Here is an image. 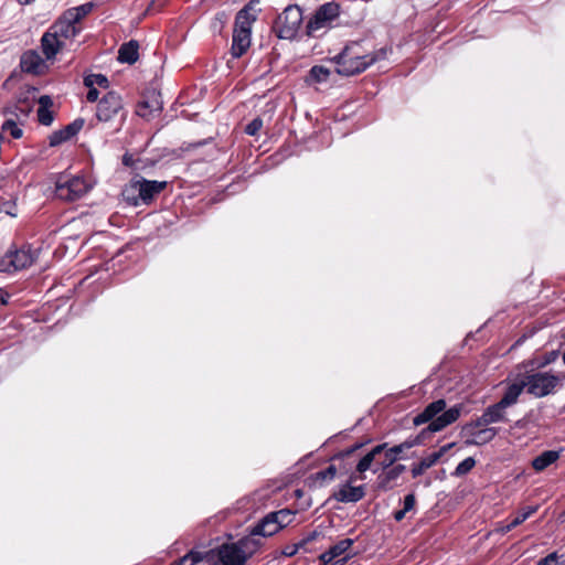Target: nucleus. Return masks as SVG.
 Listing matches in <instances>:
<instances>
[{"mask_svg":"<svg viewBox=\"0 0 565 565\" xmlns=\"http://www.w3.org/2000/svg\"><path fill=\"white\" fill-rule=\"evenodd\" d=\"M39 109H38V119L40 124L44 126H50L53 122V113L50 108L53 106V100L49 95L40 96L39 100Z\"/></svg>","mask_w":565,"mask_h":565,"instance_id":"5701e85b","label":"nucleus"},{"mask_svg":"<svg viewBox=\"0 0 565 565\" xmlns=\"http://www.w3.org/2000/svg\"><path fill=\"white\" fill-rule=\"evenodd\" d=\"M563 363L565 364V352L562 354Z\"/></svg>","mask_w":565,"mask_h":565,"instance_id":"4d7b16f0","label":"nucleus"},{"mask_svg":"<svg viewBox=\"0 0 565 565\" xmlns=\"http://www.w3.org/2000/svg\"><path fill=\"white\" fill-rule=\"evenodd\" d=\"M438 461V455H434L433 452L426 457H424L418 463L413 465L412 476L413 478H417L422 476L427 469L433 467Z\"/></svg>","mask_w":565,"mask_h":565,"instance_id":"c756f323","label":"nucleus"},{"mask_svg":"<svg viewBox=\"0 0 565 565\" xmlns=\"http://www.w3.org/2000/svg\"><path fill=\"white\" fill-rule=\"evenodd\" d=\"M2 131L9 132L13 139L22 137L23 131L13 119H8L2 125Z\"/></svg>","mask_w":565,"mask_h":565,"instance_id":"72a5a7b5","label":"nucleus"},{"mask_svg":"<svg viewBox=\"0 0 565 565\" xmlns=\"http://www.w3.org/2000/svg\"><path fill=\"white\" fill-rule=\"evenodd\" d=\"M327 565H330V564H327Z\"/></svg>","mask_w":565,"mask_h":565,"instance_id":"052dcab7","label":"nucleus"},{"mask_svg":"<svg viewBox=\"0 0 565 565\" xmlns=\"http://www.w3.org/2000/svg\"><path fill=\"white\" fill-rule=\"evenodd\" d=\"M90 184L81 177H60L55 183V195L64 201L73 202L83 198Z\"/></svg>","mask_w":565,"mask_h":565,"instance_id":"1a4fd4ad","label":"nucleus"},{"mask_svg":"<svg viewBox=\"0 0 565 565\" xmlns=\"http://www.w3.org/2000/svg\"><path fill=\"white\" fill-rule=\"evenodd\" d=\"M406 513H407V512H406V511H404V509L398 510V511H395V512H394V519H395V521H396V522H401V521L405 518Z\"/></svg>","mask_w":565,"mask_h":565,"instance_id":"3c124183","label":"nucleus"},{"mask_svg":"<svg viewBox=\"0 0 565 565\" xmlns=\"http://www.w3.org/2000/svg\"><path fill=\"white\" fill-rule=\"evenodd\" d=\"M6 302H7L6 298L3 297V295H1V296H0V303H1V305H3V303H6Z\"/></svg>","mask_w":565,"mask_h":565,"instance_id":"864d4df0","label":"nucleus"},{"mask_svg":"<svg viewBox=\"0 0 565 565\" xmlns=\"http://www.w3.org/2000/svg\"><path fill=\"white\" fill-rule=\"evenodd\" d=\"M387 443H383L380 445H376L372 448L371 451H369L365 456H363L360 461L356 465V472L360 475L364 473L366 470L371 468L372 462L374 461L375 457L384 451L386 449Z\"/></svg>","mask_w":565,"mask_h":565,"instance_id":"393cba45","label":"nucleus"},{"mask_svg":"<svg viewBox=\"0 0 565 565\" xmlns=\"http://www.w3.org/2000/svg\"><path fill=\"white\" fill-rule=\"evenodd\" d=\"M273 513L277 521H279L280 529L290 524L294 518V512L289 509H281L279 511H274Z\"/></svg>","mask_w":565,"mask_h":565,"instance_id":"473e14b6","label":"nucleus"},{"mask_svg":"<svg viewBox=\"0 0 565 565\" xmlns=\"http://www.w3.org/2000/svg\"><path fill=\"white\" fill-rule=\"evenodd\" d=\"M340 14V6L335 2H327L320 6L306 25L308 36H317L322 29L330 26L331 22Z\"/></svg>","mask_w":565,"mask_h":565,"instance_id":"9d476101","label":"nucleus"},{"mask_svg":"<svg viewBox=\"0 0 565 565\" xmlns=\"http://www.w3.org/2000/svg\"><path fill=\"white\" fill-rule=\"evenodd\" d=\"M462 406L455 405L449 408L446 413H444L440 417L435 419L430 425L424 428L417 436L407 438L403 443L395 445L393 447H386L384 449L383 459L379 462L383 470L394 466V463L402 458V454L405 450H408L415 446L422 445L426 438H428L433 433H437L443 430L448 425L455 423L461 414Z\"/></svg>","mask_w":565,"mask_h":565,"instance_id":"7ed1b4c3","label":"nucleus"},{"mask_svg":"<svg viewBox=\"0 0 565 565\" xmlns=\"http://www.w3.org/2000/svg\"><path fill=\"white\" fill-rule=\"evenodd\" d=\"M49 29L65 43L75 39L82 31L79 25L66 18V13H63Z\"/></svg>","mask_w":565,"mask_h":565,"instance_id":"4468645a","label":"nucleus"},{"mask_svg":"<svg viewBox=\"0 0 565 565\" xmlns=\"http://www.w3.org/2000/svg\"><path fill=\"white\" fill-rule=\"evenodd\" d=\"M330 71L324 66L316 65L310 70V76L316 82H324L328 79Z\"/></svg>","mask_w":565,"mask_h":565,"instance_id":"c9c22d12","label":"nucleus"},{"mask_svg":"<svg viewBox=\"0 0 565 565\" xmlns=\"http://www.w3.org/2000/svg\"><path fill=\"white\" fill-rule=\"evenodd\" d=\"M302 548L301 547V544L296 543V544H291V545H287L282 548L281 551V554L286 557H292L297 554V552Z\"/></svg>","mask_w":565,"mask_h":565,"instance_id":"a19ab883","label":"nucleus"},{"mask_svg":"<svg viewBox=\"0 0 565 565\" xmlns=\"http://www.w3.org/2000/svg\"><path fill=\"white\" fill-rule=\"evenodd\" d=\"M363 446H364L363 443L354 444L353 446L347 448L345 450H342V451L335 454L333 456V459H344V458L351 456L352 454H354L356 450H359Z\"/></svg>","mask_w":565,"mask_h":565,"instance_id":"58836bf2","label":"nucleus"},{"mask_svg":"<svg viewBox=\"0 0 565 565\" xmlns=\"http://www.w3.org/2000/svg\"><path fill=\"white\" fill-rule=\"evenodd\" d=\"M259 1L250 0L236 14L231 53L233 57L243 56L250 46L252 25L257 20Z\"/></svg>","mask_w":565,"mask_h":565,"instance_id":"20e7f679","label":"nucleus"},{"mask_svg":"<svg viewBox=\"0 0 565 565\" xmlns=\"http://www.w3.org/2000/svg\"><path fill=\"white\" fill-rule=\"evenodd\" d=\"M122 163L126 166V167H131L134 164V159H132V156L129 154V153H125L122 156Z\"/></svg>","mask_w":565,"mask_h":565,"instance_id":"8fccbe9b","label":"nucleus"},{"mask_svg":"<svg viewBox=\"0 0 565 565\" xmlns=\"http://www.w3.org/2000/svg\"><path fill=\"white\" fill-rule=\"evenodd\" d=\"M89 89H88V93L86 95V99L89 102V103H95L97 99H98V96H99V92L96 89V87H93V86H87Z\"/></svg>","mask_w":565,"mask_h":565,"instance_id":"49530a36","label":"nucleus"},{"mask_svg":"<svg viewBox=\"0 0 565 565\" xmlns=\"http://www.w3.org/2000/svg\"><path fill=\"white\" fill-rule=\"evenodd\" d=\"M539 507H526L520 511L516 516L507 525H502L498 529V532L501 534H507L512 529L522 524L525 520H527L533 513L537 511Z\"/></svg>","mask_w":565,"mask_h":565,"instance_id":"a878e982","label":"nucleus"},{"mask_svg":"<svg viewBox=\"0 0 565 565\" xmlns=\"http://www.w3.org/2000/svg\"><path fill=\"white\" fill-rule=\"evenodd\" d=\"M7 214L14 216L15 214L11 210H6Z\"/></svg>","mask_w":565,"mask_h":565,"instance_id":"5fc2aeb1","label":"nucleus"},{"mask_svg":"<svg viewBox=\"0 0 565 565\" xmlns=\"http://www.w3.org/2000/svg\"><path fill=\"white\" fill-rule=\"evenodd\" d=\"M525 388L523 377L521 376L519 381L508 384L499 402L509 408L518 403L519 397Z\"/></svg>","mask_w":565,"mask_h":565,"instance_id":"412c9836","label":"nucleus"},{"mask_svg":"<svg viewBox=\"0 0 565 565\" xmlns=\"http://www.w3.org/2000/svg\"><path fill=\"white\" fill-rule=\"evenodd\" d=\"M94 6V2H86L78 7L67 9L64 13H66V18L79 25L82 19L92 12Z\"/></svg>","mask_w":565,"mask_h":565,"instance_id":"c85d7f7f","label":"nucleus"},{"mask_svg":"<svg viewBox=\"0 0 565 565\" xmlns=\"http://www.w3.org/2000/svg\"><path fill=\"white\" fill-rule=\"evenodd\" d=\"M353 543L352 539H343L322 553L319 558L323 565H327L333 559L347 555L345 553L352 547Z\"/></svg>","mask_w":565,"mask_h":565,"instance_id":"aec40b11","label":"nucleus"},{"mask_svg":"<svg viewBox=\"0 0 565 565\" xmlns=\"http://www.w3.org/2000/svg\"><path fill=\"white\" fill-rule=\"evenodd\" d=\"M160 110L161 104L154 95L151 97H143L136 107V114L145 119H150L156 113H159Z\"/></svg>","mask_w":565,"mask_h":565,"instance_id":"4be33fe9","label":"nucleus"},{"mask_svg":"<svg viewBox=\"0 0 565 565\" xmlns=\"http://www.w3.org/2000/svg\"><path fill=\"white\" fill-rule=\"evenodd\" d=\"M426 423H429V425H430L433 423V418L430 417L428 412H426V409L424 408V411L422 413L417 414L414 417L413 424L415 426H419V425H423V424H426Z\"/></svg>","mask_w":565,"mask_h":565,"instance_id":"ea45409f","label":"nucleus"},{"mask_svg":"<svg viewBox=\"0 0 565 565\" xmlns=\"http://www.w3.org/2000/svg\"><path fill=\"white\" fill-rule=\"evenodd\" d=\"M84 85L93 87L97 85L99 87L107 88L109 86V81L103 74H89L84 77Z\"/></svg>","mask_w":565,"mask_h":565,"instance_id":"2f4dec72","label":"nucleus"},{"mask_svg":"<svg viewBox=\"0 0 565 565\" xmlns=\"http://www.w3.org/2000/svg\"><path fill=\"white\" fill-rule=\"evenodd\" d=\"M337 475V468L330 465L327 469L318 471L316 473V480H333Z\"/></svg>","mask_w":565,"mask_h":565,"instance_id":"e433bc0d","label":"nucleus"},{"mask_svg":"<svg viewBox=\"0 0 565 565\" xmlns=\"http://www.w3.org/2000/svg\"><path fill=\"white\" fill-rule=\"evenodd\" d=\"M321 535L318 531L310 532L307 536H305L301 541H299V544H301V547H305L308 543L317 540Z\"/></svg>","mask_w":565,"mask_h":565,"instance_id":"a18cd8bd","label":"nucleus"},{"mask_svg":"<svg viewBox=\"0 0 565 565\" xmlns=\"http://www.w3.org/2000/svg\"><path fill=\"white\" fill-rule=\"evenodd\" d=\"M415 503H416L415 495L413 493L407 494L404 498V508H403L404 511L408 512V511L413 510L415 507Z\"/></svg>","mask_w":565,"mask_h":565,"instance_id":"c03bdc74","label":"nucleus"},{"mask_svg":"<svg viewBox=\"0 0 565 565\" xmlns=\"http://www.w3.org/2000/svg\"><path fill=\"white\" fill-rule=\"evenodd\" d=\"M476 466V460L472 457L463 459L455 469L454 475L457 477L468 473Z\"/></svg>","mask_w":565,"mask_h":565,"instance_id":"f704fd0d","label":"nucleus"},{"mask_svg":"<svg viewBox=\"0 0 565 565\" xmlns=\"http://www.w3.org/2000/svg\"><path fill=\"white\" fill-rule=\"evenodd\" d=\"M461 434L467 437L466 445H484L490 443L498 429L494 427H487V425H477V419L462 427Z\"/></svg>","mask_w":565,"mask_h":565,"instance_id":"f8f14e48","label":"nucleus"},{"mask_svg":"<svg viewBox=\"0 0 565 565\" xmlns=\"http://www.w3.org/2000/svg\"><path fill=\"white\" fill-rule=\"evenodd\" d=\"M406 466L395 465L383 470L377 476V488L382 491H388L395 487V481L405 472Z\"/></svg>","mask_w":565,"mask_h":565,"instance_id":"a211bd4d","label":"nucleus"},{"mask_svg":"<svg viewBox=\"0 0 565 565\" xmlns=\"http://www.w3.org/2000/svg\"><path fill=\"white\" fill-rule=\"evenodd\" d=\"M455 446V443L447 444L439 448L438 451L433 452L434 455H438V460L452 447Z\"/></svg>","mask_w":565,"mask_h":565,"instance_id":"de8ad7c7","label":"nucleus"},{"mask_svg":"<svg viewBox=\"0 0 565 565\" xmlns=\"http://www.w3.org/2000/svg\"><path fill=\"white\" fill-rule=\"evenodd\" d=\"M558 354H559V352L557 350L545 353L540 366L544 367V366L555 362L556 359L558 358Z\"/></svg>","mask_w":565,"mask_h":565,"instance_id":"37998d69","label":"nucleus"},{"mask_svg":"<svg viewBox=\"0 0 565 565\" xmlns=\"http://www.w3.org/2000/svg\"><path fill=\"white\" fill-rule=\"evenodd\" d=\"M426 412L430 415L433 418V422L440 417L444 413H446L448 409H446V401L445 399H437L435 402H431L425 407Z\"/></svg>","mask_w":565,"mask_h":565,"instance_id":"7c9ffc66","label":"nucleus"},{"mask_svg":"<svg viewBox=\"0 0 565 565\" xmlns=\"http://www.w3.org/2000/svg\"><path fill=\"white\" fill-rule=\"evenodd\" d=\"M558 555L556 552L548 554L547 556L541 558L536 565H557Z\"/></svg>","mask_w":565,"mask_h":565,"instance_id":"79ce46f5","label":"nucleus"},{"mask_svg":"<svg viewBox=\"0 0 565 565\" xmlns=\"http://www.w3.org/2000/svg\"><path fill=\"white\" fill-rule=\"evenodd\" d=\"M170 565H177V561L172 562Z\"/></svg>","mask_w":565,"mask_h":565,"instance_id":"bf43d9fd","label":"nucleus"},{"mask_svg":"<svg viewBox=\"0 0 565 565\" xmlns=\"http://www.w3.org/2000/svg\"><path fill=\"white\" fill-rule=\"evenodd\" d=\"M167 185V182L159 181H149L143 178L138 180H132L130 183L124 189L122 196L125 200L137 206L139 202L149 203L154 198V195L159 194Z\"/></svg>","mask_w":565,"mask_h":565,"instance_id":"423d86ee","label":"nucleus"},{"mask_svg":"<svg viewBox=\"0 0 565 565\" xmlns=\"http://www.w3.org/2000/svg\"><path fill=\"white\" fill-rule=\"evenodd\" d=\"M358 479L363 480L364 477L352 473L345 484L341 486L338 491L333 493V499L342 503H355L362 500L365 495V486H352V482Z\"/></svg>","mask_w":565,"mask_h":565,"instance_id":"ddd939ff","label":"nucleus"},{"mask_svg":"<svg viewBox=\"0 0 565 565\" xmlns=\"http://www.w3.org/2000/svg\"><path fill=\"white\" fill-rule=\"evenodd\" d=\"M302 23V11L300 7L290 4L277 17L274 22V33L282 40H292Z\"/></svg>","mask_w":565,"mask_h":565,"instance_id":"0eeeda50","label":"nucleus"},{"mask_svg":"<svg viewBox=\"0 0 565 565\" xmlns=\"http://www.w3.org/2000/svg\"><path fill=\"white\" fill-rule=\"evenodd\" d=\"M351 557L350 554H347L344 556H341V557H338L335 559H333L331 563H329L330 565H343L349 558Z\"/></svg>","mask_w":565,"mask_h":565,"instance_id":"09e8293b","label":"nucleus"},{"mask_svg":"<svg viewBox=\"0 0 565 565\" xmlns=\"http://www.w3.org/2000/svg\"><path fill=\"white\" fill-rule=\"evenodd\" d=\"M263 128V120L257 117L254 118L246 127L245 132L249 136H256L258 131Z\"/></svg>","mask_w":565,"mask_h":565,"instance_id":"4c0bfd02","label":"nucleus"},{"mask_svg":"<svg viewBox=\"0 0 565 565\" xmlns=\"http://www.w3.org/2000/svg\"><path fill=\"white\" fill-rule=\"evenodd\" d=\"M561 518H563L565 520V510L563 511V513L561 514Z\"/></svg>","mask_w":565,"mask_h":565,"instance_id":"13d9d810","label":"nucleus"},{"mask_svg":"<svg viewBox=\"0 0 565 565\" xmlns=\"http://www.w3.org/2000/svg\"><path fill=\"white\" fill-rule=\"evenodd\" d=\"M66 46V43L56 36L50 29L42 35L41 47L46 60H52Z\"/></svg>","mask_w":565,"mask_h":565,"instance_id":"6ab92c4d","label":"nucleus"},{"mask_svg":"<svg viewBox=\"0 0 565 565\" xmlns=\"http://www.w3.org/2000/svg\"><path fill=\"white\" fill-rule=\"evenodd\" d=\"M522 377L527 394L535 398H543L555 394L563 386L565 375L559 376L548 371H530L525 372Z\"/></svg>","mask_w":565,"mask_h":565,"instance_id":"39448f33","label":"nucleus"},{"mask_svg":"<svg viewBox=\"0 0 565 565\" xmlns=\"http://www.w3.org/2000/svg\"><path fill=\"white\" fill-rule=\"evenodd\" d=\"M34 0H18V2L22 6H26V4H30L32 3Z\"/></svg>","mask_w":565,"mask_h":565,"instance_id":"603ef678","label":"nucleus"},{"mask_svg":"<svg viewBox=\"0 0 565 565\" xmlns=\"http://www.w3.org/2000/svg\"><path fill=\"white\" fill-rule=\"evenodd\" d=\"M156 2L157 0H152L151 4H150V9L154 8L156 7Z\"/></svg>","mask_w":565,"mask_h":565,"instance_id":"6e6d98bb","label":"nucleus"},{"mask_svg":"<svg viewBox=\"0 0 565 565\" xmlns=\"http://www.w3.org/2000/svg\"><path fill=\"white\" fill-rule=\"evenodd\" d=\"M138 49L139 44L135 40L124 43L118 50V61L121 63L134 64L139 57Z\"/></svg>","mask_w":565,"mask_h":565,"instance_id":"b1692460","label":"nucleus"},{"mask_svg":"<svg viewBox=\"0 0 565 565\" xmlns=\"http://www.w3.org/2000/svg\"><path fill=\"white\" fill-rule=\"evenodd\" d=\"M84 124L85 120L83 118H77L67 126H65L63 129L52 132V135L50 136V146L56 147L70 140L72 137H74L82 130Z\"/></svg>","mask_w":565,"mask_h":565,"instance_id":"f3484780","label":"nucleus"},{"mask_svg":"<svg viewBox=\"0 0 565 565\" xmlns=\"http://www.w3.org/2000/svg\"><path fill=\"white\" fill-rule=\"evenodd\" d=\"M43 61L35 52H26L21 57V67L26 73L36 74Z\"/></svg>","mask_w":565,"mask_h":565,"instance_id":"cd10ccee","label":"nucleus"},{"mask_svg":"<svg viewBox=\"0 0 565 565\" xmlns=\"http://www.w3.org/2000/svg\"><path fill=\"white\" fill-rule=\"evenodd\" d=\"M558 458L559 451L546 450L533 459L532 467L535 471H543L548 466L554 463Z\"/></svg>","mask_w":565,"mask_h":565,"instance_id":"bb28decb","label":"nucleus"},{"mask_svg":"<svg viewBox=\"0 0 565 565\" xmlns=\"http://www.w3.org/2000/svg\"><path fill=\"white\" fill-rule=\"evenodd\" d=\"M388 51L387 47H381L376 51L369 52L363 47V42H350L333 57L337 64L335 71L343 76L360 74L374 63L385 60Z\"/></svg>","mask_w":565,"mask_h":565,"instance_id":"f03ea898","label":"nucleus"},{"mask_svg":"<svg viewBox=\"0 0 565 565\" xmlns=\"http://www.w3.org/2000/svg\"><path fill=\"white\" fill-rule=\"evenodd\" d=\"M262 545L260 539L246 535L236 542L223 543L205 552L192 550L179 557V565H195L200 562L209 565H246Z\"/></svg>","mask_w":565,"mask_h":565,"instance_id":"f257e3e1","label":"nucleus"},{"mask_svg":"<svg viewBox=\"0 0 565 565\" xmlns=\"http://www.w3.org/2000/svg\"><path fill=\"white\" fill-rule=\"evenodd\" d=\"M507 409L501 402H497L490 406H488L482 415L477 418V425H491L497 423H507L508 416H507Z\"/></svg>","mask_w":565,"mask_h":565,"instance_id":"2eb2a0df","label":"nucleus"},{"mask_svg":"<svg viewBox=\"0 0 565 565\" xmlns=\"http://www.w3.org/2000/svg\"><path fill=\"white\" fill-rule=\"evenodd\" d=\"M39 256V249H32L29 245L21 248L9 249L0 258L1 273H14L31 266Z\"/></svg>","mask_w":565,"mask_h":565,"instance_id":"6e6552de","label":"nucleus"},{"mask_svg":"<svg viewBox=\"0 0 565 565\" xmlns=\"http://www.w3.org/2000/svg\"><path fill=\"white\" fill-rule=\"evenodd\" d=\"M118 114H120L121 121H124L126 113L124 111L121 97L115 92H108L97 104L96 118L99 121L107 122Z\"/></svg>","mask_w":565,"mask_h":565,"instance_id":"9b49d317","label":"nucleus"},{"mask_svg":"<svg viewBox=\"0 0 565 565\" xmlns=\"http://www.w3.org/2000/svg\"><path fill=\"white\" fill-rule=\"evenodd\" d=\"M280 530L279 521H277L273 512H269L263 519H260L258 523L249 531L248 536L267 537L276 534Z\"/></svg>","mask_w":565,"mask_h":565,"instance_id":"dca6fc26","label":"nucleus"}]
</instances>
